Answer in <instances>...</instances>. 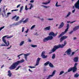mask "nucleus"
Listing matches in <instances>:
<instances>
[{"label": "nucleus", "mask_w": 79, "mask_h": 79, "mask_svg": "<svg viewBox=\"0 0 79 79\" xmlns=\"http://www.w3.org/2000/svg\"><path fill=\"white\" fill-rule=\"evenodd\" d=\"M49 35L51 36H48L44 38L43 40V42H47V41L49 40H52V39H53V37H55L56 36L57 34H55L54 33V32L52 31L49 33Z\"/></svg>", "instance_id": "nucleus-1"}, {"label": "nucleus", "mask_w": 79, "mask_h": 79, "mask_svg": "<svg viewBox=\"0 0 79 79\" xmlns=\"http://www.w3.org/2000/svg\"><path fill=\"white\" fill-rule=\"evenodd\" d=\"M24 62V59H22L20 61H18L16 62H14L13 64L11 65V66L9 67V69H10V70H12L13 69H15L16 66L18 65L20 63H23Z\"/></svg>", "instance_id": "nucleus-2"}, {"label": "nucleus", "mask_w": 79, "mask_h": 79, "mask_svg": "<svg viewBox=\"0 0 79 79\" xmlns=\"http://www.w3.org/2000/svg\"><path fill=\"white\" fill-rule=\"evenodd\" d=\"M8 37V35L4 36H3L2 38V40L3 41L4 43V44H6V45H5V44H2L1 46H6V47H8L9 45H10V43H9V41H7V42H6V40L5 39V37Z\"/></svg>", "instance_id": "nucleus-3"}, {"label": "nucleus", "mask_w": 79, "mask_h": 79, "mask_svg": "<svg viewBox=\"0 0 79 79\" xmlns=\"http://www.w3.org/2000/svg\"><path fill=\"white\" fill-rule=\"evenodd\" d=\"M67 28L65 29L64 32H62L58 36V38H60L61 37H62V36L64 34V33H66L67 31H68V29H69V24L68 23L67 25Z\"/></svg>", "instance_id": "nucleus-4"}, {"label": "nucleus", "mask_w": 79, "mask_h": 79, "mask_svg": "<svg viewBox=\"0 0 79 79\" xmlns=\"http://www.w3.org/2000/svg\"><path fill=\"white\" fill-rule=\"evenodd\" d=\"M67 44V41H66L65 40L64 42V44H61V45L60 44H59L57 46V47H58V48H64V47Z\"/></svg>", "instance_id": "nucleus-5"}, {"label": "nucleus", "mask_w": 79, "mask_h": 79, "mask_svg": "<svg viewBox=\"0 0 79 79\" xmlns=\"http://www.w3.org/2000/svg\"><path fill=\"white\" fill-rule=\"evenodd\" d=\"M58 48L57 46H54L53 48H52V50H51L49 52V54H51V53H52L53 52H55Z\"/></svg>", "instance_id": "nucleus-6"}, {"label": "nucleus", "mask_w": 79, "mask_h": 79, "mask_svg": "<svg viewBox=\"0 0 79 79\" xmlns=\"http://www.w3.org/2000/svg\"><path fill=\"white\" fill-rule=\"evenodd\" d=\"M24 55V58L26 61H27V56H28V55H29V53H27V54H24V53L21 54H20L18 56V58H19V59L20 58V57H19V56H21V55Z\"/></svg>", "instance_id": "nucleus-7"}, {"label": "nucleus", "mask_w": 79, "mask_h": 79, "mask_svg": "<svg viewBox=\"0 0 79 79\" xmlns=\"http://www.w3.org/2000/svg\"><path fill=\"white\" fill-rule=\"evenodd\" d=\"M74 6L76 8L79 10V0H78V1L75 3Z\"/></svg>", "instance_id": "nucleus-8"}, {"label": "nucleus", "mask_w": 79, "mask_h": 79, "mask_svg": "<svg viewBox=\"0 0 79 79\" xmlns=\"http://www.w3.org/2000/svg\"><path fill=\"white\" fill-rule=\"evenodd\" d=\"M41 56H42V58H43V59H44L45 58H47V56H48L46 55L45 56V52L43 51L41 53Z\"/></svg>", "instance_id": "nucleus-9"}, {"label": "nucleus", "mask_w": 79, "mask_h": 79, "mask_svg": "<svg viewBox=\"0 0 79 79\" xmlns=\"http://www.w3.org/2000/svg\"><path fill=\"white\" fill-rule=\"evenodd\" d=\"M67 38H68V36H62L60 39V42H62L64 40L66 39H67Z\"/></svg>", "instance_id": "nucleus-10"}, {"label": "nucleus", "mask_w": 79, "mask_h": 79, "mask_svg": "<svg viewBox=\"0 0 79 79\" xmlns=\"http://www.w3.org/2000/svg\"><path fill=\"white\" fill-rule=\"evenodd\" d=\"M71 49L70 48H69L65 52V53H67L68 55H71Z\"/></svg>", "instance_id": "nucleus-11"}, {"label": "nucleus", "mask_w": 79, "mask_h": 79, "mask_svg": "<svg viewBox=\"0 0 79 79\" xmlns=\"http://www.w3.org/2000/svg\"><path fill=\"white\" fill-rule=\"evenodd\" d=\"M40 58L38 57V58L37 59L36 61V64L35 66H38L39 64V62H40Z\"/></svg>", "instance_id": "nucleus-12"}, {"label": "nucleus", "mask_w": 79, "mask_h": 79, "mask_svg": "<svg viewBox=\"0 0 79 79\" xmlns=\"http://www.w3.org/2000/svg\"><path fill=\"white\" fill-rule=\"evenodd\" d=\"M72 68L73 73H75V72L77 71V68L73 67Z\"/></svg>", "instance_id": "nucleus-13"}, {"label": "nucleus", "mask_w": 79, "mask_h": 79, "mask_svg": "<svg viewBox=\"0 0 79 79\" xmlns=\"http://www.w3.org/2000/svg\"><path fill=\"white\" fill-rule=\"evenodd\" d=\"M63 26H64V23L62 22L60 25L59 27H58V29H61V28H62Z\"/></svg>", "instance_id": "nucleus-14"}, {"label": "nucleus", "mask_w": 79, "mask_h": 79, "mask_svg": "<svg viewBox=\"0 0 79 79\" xmlns=\"http://www.w3.org/2000/svg\"><path fill=\"white\" fill-rule=\"evenodd\" d=\"M78 29H79V25H78L75 27L73 29L74 31H77V30Z\"/></svg>", "instance_id": "nucleus-15"}, {"label": "nucleus", "mask_w": 79, "mask_h": 79, "mask_svg": "<svg viewBox=\"0 0 79 79\" xmlns=\"http://www.w3.org/2000/svg\"><path fill=\"white\" fill-rule=\"evenodd\" d=\"M78 59L79 58H78V57H74V58L73 59V61L74 62H77V61H78Z\"/></svg>", "instance_id": "nucleus-16"}, {"label": "nucleus", "mask_w": 79, "mask_h": 79, "mask_svg": "<svg viewBox=\"0 0 79 79\" xmlns=\"http://www.w3.org/2000/svg\"><path fill=\"white\" fill-rule=\"evenodd\" d=\"M50 30V26H48L47 27H46L45 28H44V31H46V30H48L49 31V30Z\"/></svg>", "instance_id": "nucleus-17"}, {"label": "nucleus", "mask_w": 79, "mask_h": 79, "mask_svg": "<svg viewBox=\"0 0 79 79\" xmlns=\"http://www.w3.org/2000/svg\"><path fill=\"white\" fill-rule=\"evenodd\" d=\"M8 76H9V77H11V75H12V73H11V71L10 70H9L8 71Z\"/></svg>", "instance_id": "nucleus-18"}, {"label": "nucleus", "mask_w": 79, "mask_h": 79, "mask_svg": "<svg viewBox=\"0 0 79 79\" xmlns=\"http://www.w3.org/2000/svg\"><path fill=\"white\" fill-rule=\"evenodd\" d=\"M29 21V20L28 19V18H27L25 19V20L23 21V24H25V23H26Z\"/></svg>", "instance_id": "nucleus-19"}, {"label": "nucleus", "mask_w": 79, "mask_h": 79, "mask_svg": "<svg viewBox=\"0 0 79 79\" xmlns=\"http://www.w3.org/2000/svg\"><path fill=\"white\" fill-rule=\"evenodd\" d=\"M56 72V70H54L52 72V74L50 75H51L52 77H53V76H54L55 75V74Z\"/></svg>", "instance_id": "nucleus-20"}, {"label": "nucleus", "mask_w": 79, "mask_h": 79, "mask_svg": "<svg viewBox=\"0 0 79 79\" xmlns=\"http://www.w3.org/2000/svg\"><path fill=\"white\" fill-rule=\"evenodd\" d=\"M71 13V12H69L67 15L65 16V18H67V17H68V16H69Z\"/></svg>", "instance_id": "nucleus-21"}, {"label": "nucleus", "mask_w": 79, "mask_h": 79, "mask_svg": "<svg viewBox=\"0 0 79 79\" xmlns=\"http://www.w3.org/2000/svg\"><path fill=\"white\" fill-rule=\"evenodd\" d=\"M79 76V74H78V73H76L75 74H74V77H78Z\"/></svg>", "instance_id": "nucleus-22"}, {"label": "nucleus", "mask_w": 79, "mask_h": 79, "mask_svg": "<svg viewBox=\"0 0 79 79\" xmlns=\"http://www.w3.org/2000/svg\"><path fill=\"white\" fill-rule=\"evenodd\" d=\"M24 44V41H22L19 44L20 46H22Z\"/></svg>", "instance_id": "nucleus-23"}, {"label": "nucleus", "mask_w": 79, "mask_h": 79, "mask_svg": "<svg viewBox=\"0 0 79 79\" xmlns=\"http://www.w3.org/2000/svg\"><path fill=\"white\" fill-rule=\"evenodd\" d=\"M50 61H48L44 63V65L45 66H47V65H48V64H49Z\"/></svg>", "instance_id": "nucleus-24"}, {"label": "nucleus", "mask_w": 79, "mask_h": 79, "mask_svg": "<svg viewBox=\"0 0 79 79\" xmlns=\"http://www.w3.org/2000/svg\"><path fill=\"white\" fill-rule=\"evenodd\" d=\"M49 65L50 67H51V68L53 67V64H52L51 63H49Z\"/></svg>", "instance_id": "nucleus-25"}, {"label": "nucleus", "mask_w": 79, "mask_h": 79, "mask_svg": "<svg viewBox=\"0 0 79 79\" xmlns=\"http://www.w3.org/2000/svg\"><path fill=\"white\" fill-rule=\"evenodd\" d=\"M73 71L72 68H70L69 69H68V72H71V71Z\"/></svg>", "instance_id": "nucleus-26"}, {"label": "nucleus", "mask_w": 79, "mask_h": 79, "mask_svg": "<svg viewBox=\"0 0 79 79\" xmlns=\"http://www.w3.org/2000/svg\"><path fill=\"white\" fill-rule=\"evenodd\" d=\"M50 1H49L48 2H43L42 4H44V5H47V4H48V3H50Z\"/></svg>", "instance_id": "nucleus-27"}, {"label": "nucleus", "mask_w": 79, "mask_h": 79, "mask_svg": "<svg viewBox=\"0 0 79 79\" xmlns=\"http://www.w3.org/2000/svg\"><path fill=\"white\" fill-rule=\"evenodd\" d=\"M55 54H53L52 56V59H55Z\"/></svg>", "instance_id": "nucleus-28"}, {"label": "nucleus", "mask_w": 79, "mask_h": 79, "mask_svg": "<svg viewBox=\"0 0 79 79\" xmlns=\"http://www.w3.org/2000/svg\"><path fill=\"white\" fill-rule=\"evenodd\" d=\"M37 45H34L33 44H31V47H33V48H35V47H37Z\"/></svg>", "instance_id": "nucleus-29"}, {"label": "nucleus", "mask_w": 79, "mask_h": 79, "mask_svg": "<svg viewBox=\"0 0 79 79\" xmlns=\"http://www.w3.org/2000/svg\"><path fill=\"white\" fill-rule=\"evenodd\" d=\"M23 6H22L20 7V12H21V11L23 10Z\"/></svg>", "instance_id": "nucleus-30"}, {"label": "nucleus", "mask_w": 79, "mask_h": 79, "mask_svg": "<svg viewBox=\"0 0 79 79\" xmlns=\"http://www.w3.org/2000/svg\"><path fill=\"white\" fill-rule=\"evenodd\" d=\"M29 5H31L30 7V10H31V9H32V7H33L34 6H32V4L31 3L29 4Z\"/></svg>", "instance_id": "nucleus-31"}, {"label": "nucleus", "mask_w": 79, "mask_h": 79, "mask_svg": "<svg viewBox=\"0 0 79 79\" xmlns=\"http://www.w3.org/2000/svg\"><path fill=\"white\" fill-rule=\"evenodd\" d=\"M73 9H74V10H72V13H74V12H75V11H76V10H75V8H74V6H73Z\"/></svg>", "instance_id": "nucleus-32"}, {"label": "nucleus", "mask_w": 79, "mask_h": 79, "mask_svg": "<svg viewBox=\"0 0 79 79\" xmlns=\"http://www.w3.org/2000/svg\"><path fill=\"white\" fill-rule=\"evenodd\" d=\"M61 6V5H58V2H57L56 4V7H58V6Z\"/></svg>", "instance_id": "nucleus-33"}, {"label": "nucleus", "mask_w": 79, "mask_h": 79, "mask_svg": "<svg viewBox=\"0 0 79 79\" xmlns=\"http://www.w3.org/2000/svg\"><path fill=\"white\" fill-rule=\"evenodd\" d=\"M19 16H18L16 18V19L15 20V21H18V19H19Z\"/></svg>", "instance_id": "nucleus-34"}, {"label": "nucleus", "mask_w": 79, "mask_h": 79, "mask_svg": "<svg viewBox=\"0 0 79 79\" xmlns=\"http://www.w3.org/2000/svg\"><path fill=\"white\" fill-rule=\"evenodd\" d=\"M17 17V15H15V16L12 17V18H11V19H15V18H16Z\"/></svg>", "instance_id": "nucleus-35"}, {"label": "nucleus", "mask_w": 79, "mask_h": 79, "mask_svg": "<svg viewBox=\"0 0 79 79\" xmlns=\"http://www.w3.org/2000/svg\"><path fill=\"white\" fill-rule=\"evenodd\" d=\"M64 73V71H61L59 75H61V74H63Z\"/></svg>", "instance_id": "nucleus-36"}, {"label": "nucleus", "mask_w": 79, "mask_h": 79, "mask_svg": "<svg viewBox=\"0 0 79 79\" xmlns=\"http://www.w3.org/2000/svg\"><path fill=\"white\" fill-rule=\"evenodd\" d=\"M13 37V35H12L10 36H8L7 37V39H10V38H11Z\"/></svg>", "instance_id": "nucleus-37"}, {"label": "nucleus", "mask_w": 79, "mask_h": 79, "mask_svg": "<svg viewBox=\"0 0 79 79\" xmlns=\"http://www.w3.org/2000/svg\"><path fill=\"white\" fill-rule=\"evenodd\" d=\"M77 63H75L74 64V66L73 67L74 68H77L76 66H77Z\"/></svg>", "instance_id": "nucleus-38"}, {"label": "nucleus", "mask_w": 79, "mask_h": 79, "mask_svg": "<svg viewBox=\"0 0 79 79\" xmlns=\"http://www.w3.org/2000/svg\"><path fill=\"white\" fill-rule=\"evenodd\" d=\"M29 68H35V67H34V66H28Z\"/></svg>", "instance_id": "nucleus-39"}, {"label": "nucleus", "mask_w": 79, "mask_h": 79, "mask_svg": "<svg viewBox=\"0 0 79 79\" xmlns=\"http://www.w3.org/2000/svg\"><path fill=\"white\" fill-rule=\"evenodd\" d=\"M35 25H33L31 27V29H34V27H35Z\"/></svg>", "instance_id": "nucleus-40"}, {"label": "nucleus", "mask_w": 79, "mask_h": 79, "mask_svg": "<svg viewBox=\"0 0 79 79\" xmlns=\"http://www.w3.org/2000/svg\"><path fill=\"white\" fill-rule=\"evenodd\" d=\"M4 27H5V26H4L3 27H0V31H1V30H2V29H3Z\"/></svg>", "instance_id": "nucleus-41"}, {"label": "nucleus", "mask_w": 79, "mask_h": 79, "mask_svg": "<svg viewBox=\"0 0 79 79\" xmlns=\"http://www.w3.org/2000/svg\"><path fill=\"white\" fill-rule=\"evenodd\" d=\"M21 66H18V67L15 69L16 70H17L18 69H19V68H21Z\"/></svg>", "instance_id": "nucleus-42"}, {"label": "nucleus", "mask_w": 79, "mask_h": 79, "mask_svg": "<svg viewBox=\"0 0 79 79\" xmlns=\"http://www.w3.org/2000/svg\"><path fill=\"white\" fill-rule=\"evenodd\" d=\"M38 18H39V19H40V20H41V21H44V19H40V17H38Z\"/></svg>", "instance_id": "nucleus-43"}, {"label": "nucleus", "mask_w": 79, "mask_h": 79, "mask_svg": "<svg viewBox=\"0 0 79 79\" xmlns=\"http://www.w3.org/2000/svg\"><path fill=\"white\" fill-rule=\"evenodd\" d=\"M75 52H72L71 56H73L74 55V53H75Z\"/></svg>", "instance_id": "nucleus-44"}, {"label": "nucleus", "mask_w": 79, "mask_h": 79, "mask_svg": "<svg viewBox=\"0 0 79 79\" xmlns=\"http://www.w3.org/2000/svg\"><path fill=\"white\" fill-rule=\"evenodd\" d=\"M73 31H71L70 32H69V34H73Z\"/></svg>", "instance_id": "nucleus-45"}, {"label": "nucleus", "mask_w": 79, "mask_h": 79, "mask_svg": "<svg viewBox=\"0 0 79 79\" xmlns=\"http://www.w3.org/2000/svg\"><path fill=\"white\" fill-rule=\"evenodd\" d=\"M52 77L50 75H49L48 77V78H47L46 79H49L50 78V77Z\"/></svg>", "instance_id": "nucleus-46"}, {"label": "nucleus", "mask_w": 79, "mask_h": 79, "mask_svg": "<svg viewBox=\"0 0 79 79\" xmlns=\"http://www.w3.org/2000/svg\"><path fill=\"white\" fill-rule=\"evenodd\" d=\"M18 11V9H15V10H11V11Z\"/></svg>", "instance_id": "nucleus-47"}, {"label": "nucleus", "mask_w": 79, "mask_h": 79, "mask_svg": "<svg viewBox=\"0 0 79 79\" xmlns=\"http://www.w3.org/2000/svg\"><path fill=\"white\" fill-rule=\"evenodd\" d=\"M19 24H21L22 22H23V20H21L19 21Z\"/></svg>", "instance_id": "nucleus-48"}, {"label": "nucleus", "mask_w": 79, "mask_h": 79, "mask_svg": "<svg viewBox=\"0 0 79 79\" xmlns=\"http://www.w3.org/2000/svg\"><path fill=\"white\" fill-rule=\"evenodd\" d=\"M25 10H28V9H27V6H25Z\"/></svg>", "instance_id": "nucleus-49"}, {"label": "nucleus", "mask_w": 79, "mask_h": 79, "mask_svg": "<svg viewBox=\"0 0 79 79\" xmlns=\"http://www.w3.org/2000/svg\"><path fill=\"white\" fill-rule=\"evenodd\" d=\"M24 27H23L22 31V32H24Z\"/></svg>", "instance_id": "nucleus-50"}, {"label": "nucleus", "mask_w": 79, "mask_h": 79, "mask_svg": "<svg viewBox=\"0 0 79 79\" xmlns=\"http://www.w3.org/2000/svg\"><path fill=\"white\" fill-rule=\"evenodd\" d=\"M34 0H31L30 1V3H34Z\"/></svg>", "instance_id": "nucleus-51"}, {"label": "nucleus", "mask_w": 79, "mask_h": 79, "mask_svg": "<svg viewBox=\"0 0 79 79\" xmlns=\"http://www.w3.org/2000/svg\"><path fill=\"white\" fill-rule=\"evenodd\" d=\"M48 20L49 21H52V20H53V19H49Z\"/></svg>", "instance_id": "nucleus-52"}, {"label": "nucleus", "mask_w": 79, "mask_h": 79, "mask_svg": "<svg viewBox=\"0 0 79 79\" xmlns=\"http://www.w3.org/2000/svg\"><path fill=\"white\" fill-rule=\"evenodd\" d=\"M28 40L29 42H32V41L31 40V39H28Z\"/></svg>", "instance_id": "nucleus-53"}, {"label": "nucleus", "mask_w": 79, "mask_h": 79, "mask_svg": "<svg viewBox=\"0 0 79 79\" xmlns=\"http://www.w3.org/2000/svg\"><path fill=\"white\" fill-rule=\"evenodd\" d=\"M19 22H18L16 23V24L15 25H19Z\"/></svg>", "instance_id": "nucleus-54"}, {"label": "nucleus", "mask_w": 79, "mask_h": 79, "mask_svg": "<svg viewBox=\"0 0 79 79\" xmlns=\"http://www.w3.org/2000/svg\"><path fill=\"white\" fill-rule=\"evenodd\" d=\"M11 13L10 12H8L7 13V16H9V15H10Z\"/></svg>", "instance_id": "nucleus-55"}, {"label": "nucleus", "mask_w": 79, "mask_h": 79, "mask_svg": "<svg viewBox=\"0 0 79 79\" xmlns=\"http://www.w3.org/2000/svg\"><path fill=\"white\" fill-rule=\"evenodd\" d=\"M29 31V29H27L26 31H25V32L27 34V32H28V31Z\"/></svg>", "instance_id": "nucleus-56"}, {"label": "nucleus", "mask_w": 79, "mask_h": 79, "mask_svg": "<svg viewBox=\"0 0 79 79\" xmlns=\"http://www.w3.org/2000/svg\"><path fill=\"white\" fill-rule=\"evenodd\" d=\"M76 21L75 20V21H73V22H71V24H72V23H75V22H76Z\"/></svg>", "instance_id": "nucleus-57"}, {"label": "nucleus", "mask_w": 79, "mask_h": 79, "mask_svg": "<svg viewBox=\"0 0 79 79\" xmlns=\"http://www.w3.org/2000/svg\"><path fill=\"white\" fill-rule=\"evenodd\" d=\"M43 6L44 7V8H47V6Z\"/></svg>", "instance_id": "nucleus-58"}, {"label": "nucleus", "mask_w": 79, "mask_h": 79, "mask_svg": "<svg viewBox=\"0 0 79 79\" xmlns=\"http://www.w3.org/2000/svg\"><path fill=\"white\" fill-rule=\"evenodd\" d=\"M20 6H21V4H19L17 6V8H18V7H19Z\"/></svg>", "instance_id": "nucleus-59"}, {"label": "nucleus", "mask_w": 79, "mask_h": 79, "mask_svg": "<svg viewBox=\"0 0 79 79\" xmlns=\"http://www.w3.org/2000/svg\"><path fill=\"white\" fill-rule=\"evenodd\" d=\"M28 71H30V72H33V71H32V70H31V69H28Z\"/></svg>", "instance_id": "nucleus-60"}, {"label": "nucleus", "mask_w": 79, "mask_h": 79, "mask_svg": "<svg viewBox=\"0 0 79 79\" xmlns=\"http://www.w3.org/2000/svg\"><path fill=\"white\" fill-rule=\"evenodd\" d=\"M76 39H77V37H75L73 38V40H76Z\"/></svg>", "instance_id": "nucleus-61"}, {"label": "nucleus", "mask_w": 79, "mask_h": 79, "mask_svg": "<svg viewBox=\"0 0 79 79\" xmlns=\"http://www.w3.org/2000/svg\"><path fill=\"white\" fill-rule=\"evenodd\" d=\"M4 11H3V12H5V7L3 8Z\"/></svg>", "instance_id": "nucleus-62"}, {"label": "nucleus", "mask_w": 79, "mask_h": 79, "mask_svg": "<svg viewBox=\"0 0 79 79\" xmlns=\"http://www.w3.org/2000/svg\"><path fill=\"white\" fill-rule=\"evenodd\" d=\"M12 47V46H10V47L9 48H7V49H10V48H11V47Z\"/></svg>", "instance_id": "nucleus-63"}, {"label": "nucleus", "mask_w": 79, "mask_h": 79, "mask_svg": "<svg viewBox=\"0 0 79 79\" xmlns=\"http://www.w3.org/2000/svg\"><path fill=\"white\" fill-rule=\"evenodd\" d=\"M3 67H4V65H3L1 67V68H3Z\"/></svg>", "instance_id": "nucleus-64"}]
</instances>
